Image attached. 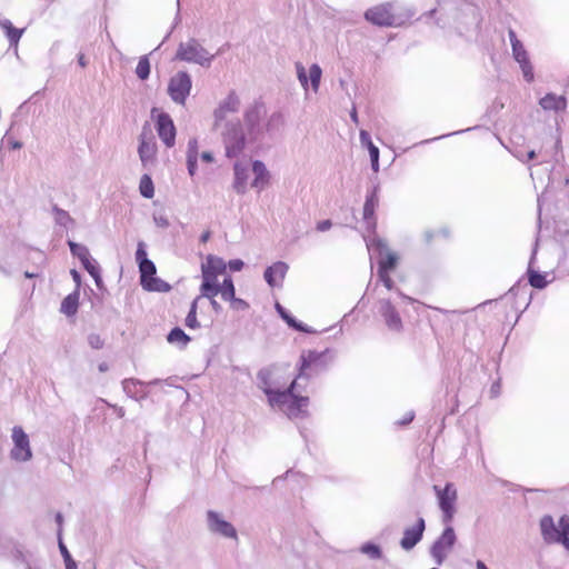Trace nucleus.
<instances>
[{"label": "nucleus", "instance_id": "obj_24", "mask_svg": "<svg viewBox=\"0 0 569 569\" xmlns=\"http://www.w3.org/2000/svg\"><path fill=\"white\" fill-rule=\"evenodd\" d=\"M79 292L74 291L68 295L61 302L60 311L68 317H72L78 312Z\"/></svg>", "mask_w": 569, "mask_h": 569}, {"label": "nucleus", "instance_id": "obj_31", "mask_svg": "<svg viewBox=\"0 0 569 569\" xmlns=\"http://www.w3.org/2000/svg\"><path fill=\"white\" fill-rule=\"evenodd\" d=\"M139 190L144 198L151 199L154 196V187L150 176L143 174L141 177Z\"/></svg>", "mask_w": 569, "mask_h": 569}, {"label": "nucleus", "instance_id": "obj_33", "mask_svg": "<svg viewBox=\"0 0 569 569\" xmlns=\"http://www.w3.org/2000/svg\"><path fill=\"white\" fill-rule=\"evenodd\" d=\"M33 260L37 261L36 263V270L34 271H29V270H26L24 271V277L26 278H37L39 277L40 274V269L42 268V266L44 264V261H46V257L43 254V252L41 251H34L33 252Z\"/></svg>", "mask_w": 569, "mask_h": 569}, {"label": "nucleus", "instance_id": "obj_54", "mask_svg": "<svg viewBox=\"0 0 569 569\" xmlns=\"http://www.w3.org/2000/svg\"><path fill=\"white\" fill-rule=\"evenodd\" d=\"M477 569H488V568H487V566L481 560H478L477 561Z\"/></svg>", "mask_w": 569, "mask_h": 569}, {"label": "nucleus", "instance_id": "obj_28", "mask_svg": "<svg viewBox=\"0 0 569 569\" xmlns=\"http://www.w3.org/2000/svg\"><path fill=\"white\" fill-rule=\"evenodd\" d=\"M378 196L376 192H372L370 196L367 197L365 206H363V219L366 220H373L375 219V212L378 207Z\"/></svg>", "mask_w": 569, "mask_h": 569}, {"label": "nucleus", "instance_id": "obj_5", "mask_svg": "<svg viewBox=\"0 0 569 569\" xmlns=\"http://www.w3.org/2000/svg\"><path fill=\"white\" fill-rule=\"evenodd\" d=\"M329 349L323 351L306 350L301 353L300 375H311L325 370L331 362Z\"/></svg>", "mask_w": 569, "mask_h": 569}, {"label": "nucleus", "instance_id": "obj_20", "mask_svg": "<svg viewBox=\"0 0 569 569\" xmlns=\"http://www.w3.org/2000/svg\"><path fill=\"white\" fill-rule=\"evenodd\" d=\"M287 270L288 266L282 261H278L266 269L264 279L269 286L274 287L284 278Z\"/></svg>", "mask_w": 569, "mask_h": 569}, {"label": "nucleus", "instance_id": "obj_44", "mask_svg": "<svg viewBox=\"0 0 569 569\" xmlns=\"http://www.w3.org/2000/svg\"><path fill=\"white\" fill-rule=\"evenodd\" d=\"M136 260H137L138 264H140L142 260H149L147 258V252H146L143 242L138 243V248L136 251Z\"/></svg>", "mask_w": 569, "mask_h": 569}, {"label": "nucleus", "instance_id": "obj_11", "mask_svg": "<svg viewBox=\"0 0 569 569\" xmlns=\"http://www.w3.org/2000/svg\"><path fill=\"white\" fill-rule=\"evenodd\" d=\"M13 448L11 449V458L17 461H28L32 457L29 437L21 427L12 429Z\"/></svg>", "mask_w": 569, "mask_h": 569}, {"label": "nucleus", "instance_id": "obj_50", "mask_svg": "<svg viewBox=\"0 0 569 569\" xmlns=\"http://www.w3.org/2000/svg\"><path fill=\"white\" fill-rule=\"evenodd\" d=\"M78 61H79V64L84 68L87 66V60H86V57L84 54H80L79 58H78Z\"/></svg>", "mask_w": 569, "mask_h": 569}, {"label": "nucleus", "instance_id": "obj_56", "mask_svg": "<svg viewBox=\"0 0 569 569\" xmlns=\"http://www.w3.org/2000/svg\"><path fill=\"white\" fill-rule=\"evenodd\" d=\"M106 369H107V366H104V365H101V366H100V370H101V371H104Z\"/></svg>", "mask_w": 569, "mask_h": 569}, {"label": "nucleus", "instance_id": "obj_51", "mask_svg": "<svg viewBox=\"0 0 569 569\" xmlns=\"http://www.w3.org/2000/svg\"><path fill=\"white\" fill-rule=\"evenodd\" d=\"M10 147L12 149H20L22 147V143L19 141H12V142H10Z\"/></svg>", "mask_w": 569, "mask_h": 569}, {"label": "nucleus", "instance_id": "obj_8", "mask_svg": "<svg viewBox=\"0 0 569 569\" xmlns=\"http://www.w3.org/2000/svg\"><path fill=\"white\" fill-rule=\"evenodd\" d=\"M190 90L191 78L184 71H179L169 81L168 93L176 103L184 104Z\"/></svg>", "mask_w": 569, "mask_h": 569}, {"label": "nucleus", "instance_id": "obj_16", "mask_svg": "<svg viewBox=\"0 0 569 569\" xmlns=\"http://www.w3.org/2000/svg\"><path fill=\"white\" fill-rule=\"evenodd\" d=\"M425 531V520L419 518L417 523L412 528H408L403 532V537L400 541V546L405 550L412 549L422 538Z\"/></svg>", "mask_w": 569, "mask_h": 569}, {"label": "nucleus", "instance_id": "obj_43", "mask_svg": "<svg viewBox=\"0 0 569 569\" xmlns=\"http://www.w3.org/2000/svg\"><path fill=\"white\" fill-rule=\"evenodd\" d=\"M296 68H297V74H298V79H299L300 83L302 84V87L305 89H307V87H308V78H307V74H306L305 67L301 63H297Z\"/></svg>", "mask_w": 569, "mask_h": 569}, {"label": "nucleus", "instance_id": "obj_32", "mask_svg": "<svg viewBox=\"0 0 569 569\" xmlns=\"http://www.w3.org/2000/svg\"><path fill=\"white\" fill-rule=\"evenodd\" d=\"M168 341L170 343H178L181 346H186L190 341V337L187 336L182 329L173 328L168 335Z\"/></svg>", "mask_w": 569, "mask_h": 569}, {"label": "nucleus", "instance_id": "obj_39", "mask_svg": "<svg viewBox=\"0 0 569 569\" xmlns=\"http://www.w3.org/2000/svg\"><path fill=\"white\" fill-rule=\"evenodd\" d=\"M361 551L368 555L372 559H378L381 557V550L377 545L373 543H365L361 547Z\"/></svg>", "mask_w": 569, "mask_h": 569}, {"label": "nucleus", "instance_id": "obj_29", "mask_svg": "<svg viewBox=\"0 0 569 569\" xmlns=\"http://www.w3.org/2000/svg\"><path fill=\"white\" fill-rule=\"evenodd\" d=\"M528 281L537 289H543L548 284L547 274L532 269L528 270Z\"/></svg>", "mask_w": 569, "mask_h": 569}, {"label": "nucleus", "instance_id": "obj_35", "mask_svg": "<svg viewBox=\"0 0 569 569\" xmlns=\"http://www.w3.org/2000/svg\"><path fill=\"white\" fill-rule=\"evenodd\" d=\"M69 247H70L71 253L73 256L78 257L81 262L83 260H87V258L90 256L88 248L82 244H78L76 242L69 241Z\"/></svg>", "mask_w": 569, "mask_h": 569}, {"label": "nucleus", "instance_id": "obj_22", "mask_svg": "<svg viewBox=\"0 0 569 569\" xmlns=\"http://www.w3.org/2000/svg\"><path fill=\"white\" fill-rule=\"evenodd\" d=\"M539 104L543 110L559 111L563 110L567 106L566 98L563 96H557L555 93H548L540 99Z\"/></svg>", "mask_w": 569, "mask_h": 569}, {"label": "nucleus", "instance_id": "obj_1", "mask_svg": "<svg viewBox=\"0 0 569 569\" xmlns=\"http://www.w3.org/2000/svg\"><path fill=\"white\" fill-rule=\"evenodd\" d=\"M201 274L200 298H212L218 295L222 299L233 298V280L227 274V264L223 259L208 254L201 264Z\"/></svg>", "mask_w": 569, "mask_h": 569}, {"label": "nucleus", "instance_id": "obj_41", "mask_svg": "<svg viewBox=\"0 0 569 569\" xmlns=\"http://www.w3.org/2000/svg\"><path fill=\"white\" fill-rule=\"evenodd\" d=\"M88 343L92 349H102L104 340L99 333H90L88 336Z\"/></svg>", "mask_w": 569, "mask_h": 569}, {"label": "nucleus", "instance_id": "obj_10", "mask_svg": "<svg viewBox=\"0 0 569 569\" xmlns=\"http://www.w3.org/2000/svg\"><path fill=\"white\" fill-rule=\"evenodd\" d=\"M365 18L380 27H391L395 24L397 16L391 3H381L368 9Z\"/></svg>", "mask_w": 569, "mask_h": 569}, {"label": "nucleus", "instance_id": "obj_18", "mask_svg": "<svg viewBox=\"0 0 569 569\" xmlns=\"http://www.w3.org/2000/svg\"><path fill=\"white\" fill-rule=\"evenodd\" d=\"M140 160L143 164L152 162L157 156V143L153 138L147 137L146 133L140 136V144L138 148Z\"/></svg>", "mask_w": 569, "mask_h": 569}, {"label": "nucleus", "instance_id": "obj_38", "mask_svg": "<svg viewBox=\"0 0 569 569\" xmlns=\"http://www.w3.org/2000/svg\"><path fill=\"white\" fill-rule=\"evenodd\" d=\"M321 69L318 64H312L309 69V76L311 80V86L315 91L319 89L320 80H321Z\"/></svg>", "mask_w": 569, "mask_h": 569}, {"label": "nucleus", "instance_id": "obj_45", "mask_svg": "<svg viewBox=\"0 0 569 569\" xmlns=\"http://www.w3.org/2000/svg\"><path fill=\"white\" fill-rule=\"evenodd\" d=\"M331 226H332L331 220H329V219L322 220L317 223V230L320 232H323V231L329 230L331 228Z\"/></svg>", "mask_w": 569, "mask_h": 569}, {"label": "nucleus", "instance_id": "obj_3", "mask_svg": "<svg viewBox=\"0 0 569 569\" xmlns=\"http://www.w3.org/2000/svg\"><path fill=\"white\" fill-rule=\"evenodd\" d=\"M541 535L548 543H561L569 551V517L562 516L558 526L551 516H545L540 520Z\"/></svg>", "mask_w": 569, "mask_h": 569}, {"label": "nucleus", "instance_id": "obj_4", "mask_svg": "<svg viewBox=\"0 0 569 569\" xmlns=\"http://www.w3.org/2000/svg\"><path fill=\"white\" fill-rule=\"evenodd\" d=\"M150 113L159 139L167 148H173L176 144L177 128L171 116L157 107H153Z\"/></svg>", "mask_w": 569, "mask_h": 569}, {"label": "nucleus", "instance_id": "obj_15", "mask_svg": "<svg viewBox=\"0 0 569 569\" xmlns=\"http://www.w3.org/2000/svg\"><path fill=\"white\" fill-rule=\"evenodd\" d=\"M246 139L241 129H231L226 138V152L229 158L237 157L244 148Z\"/></svg>", "mask_w": 569, "mask_h": 569}, {"label": "nucleus", "instance_id": "obj_34", "mask_svg": "<svg viewBox=\"0 0 569 569\" xmlns=\"http://www.w3.org/2000/svg\"><path fill=\"white\" fill-rule=\"evenodd\" d=\"M199 299H200V297H197L192 301L189 313L186 317V326L189 327L190 329H196L199 327V322L197 319V309H198Z\"/></svg>", "mask_w": 569, "mask_h": 569}, {"label": "nucleus", "instance_id": "obj_55", "mask_svg": "<svg viewBox=\"0 0 569 569\" xmlns=\"http://www.w3.org/2000/svg\"><path fill=\"white\" fill-rule=\"evenodd\" d=\"M535 158H536V153H535V151H529V152H528V160H532V159H535Z\"/></svg>", "mask_w": 569, "mask_h": 569}, {"label": "nucleus", "instance_id": "obj_21", "mask_svg": "<svg viewBox=\"0 0 569 569\" xmlns=\"http://www.w3.org/2000/svg\"><path fill=\"white\" fill-rule=\"evenodd\" d=\"M252 171L254 173L252 187L259 190L266 188L269 183L270 176L263 162L259 160L253 161Z\"/></svg>", "mask_w": 569, "mask_h": 569}, {"label": "nucleus", "instance_id": "obj_13", "mask_svg": "<svg viewBox=\"0 0 569 569\" xmlns=\"http://www.w3.org/2000/svg\"><path fill=\"white\" fill-rule=\"evenodd\" d=\"M207 518H208L209 529L211 531L220 533L227 538L237 539V531H236L234 527L230 522L221 519L217 512L208 511Z\"/></svg>", "mask_w": 569, "mask_h": 569}, {"label": "nucleus", "instance_id": "obj_37", "mask_svg": "<svg viewBox=\"0 0 569 569\" xmlns=\"http://www.w3.org/2000/svg\"><path fill=\"white\" fill-rule=\"evenodd\" d=\"M136 73L137 76L141 79V80H144L149 77L150 74V63H149V60L147 58H141L137 64V68H136Z\"/></svg>", "mask_w": 569, "mask_h": 569}, {"label": "nucleus", "instance_id": "obj_49", "mask_svg": "<svg viewBox=\"0 0 569 569\" xmlns=\"http://www.w3.org/2000/svg\"><path fill=\"white\" fill-rule=\"evenodd\" d=\"M210 300V303L212 306V308L214 310H219L220 309V305L216 301V297H212V298H208Z\"/></svg>", "mask_w": 569, "mask_h": 569}, {"label": "nucleus", "instance_id": "obj_14", "mask_svg": "<svg viewBox=\"0 0 569 569\" xmlns=\"http://www.w3.org/2000/svg\"><path fill=\"white\" fill-rule=\"evenodd\" d=\"M379 311L390 330L400 331L402 329L401 317L389 300H382L380 302Z\"/></svg>", "mask_w": 569, "mask_h": 569}, {"label": "nucleus", "instance_id": "obj_47", "mask_svg": "<svg viewBox=\"0 0 569 569\" xmlns=\"http://www.w3.org/2000/svg\"><path fill=\"white\" fill-rule=\"evenodd\" d=\"M521 69L523 71V74L527 78V80H529V81L532 80L533 74H532V67H531V64L529 63V68L521 67Z\"/></svg>", "mask_w": 569, "mask_h": 569}, {"label": "nucleus", "instance_id": "obj_19", "mask_svg": "<svg viewBox=\"0 0 569 569\" xmlns=\"http://www.w3.org/2000/svg\"><path fill=\"white\" fill-rule=\"evenodd\" d=\"M508 34L511 42L515 59L519 62L521 67L529 68V58L523 44L517 38V34L512 29H509Z\"/></svg>", "mask_w": 569, "mask_h": 569}, {"label": "nucleus", "instance_id": "obj_26", "mask_svg": "<svg viewBox=\"0 0 569 569\" xmlns=\"http://www.w3.org/2000/svg\"><path fill=\"white\" fill-rule=\"evenodd\" d=\"M0 27L4 31L10 44L17 47L23 29H17L8 19L0 20Z\"/></svg>", "mask_w": 569, "mask_h": 569}, {"label": "nucleus", "instance_id": "obj_7", "mask_svg": "<svg viewBox=\"0 0 569 569\" xmlns=\"http://www.w3.org/2000/svg\"><path fill=\"white\" fill-rule=\"evenodd\" d=\"M457 537L451 526H448L441 536L431 546L430 552L437 565H441L451 552Z\"/></svg>", "mask_w": 569, "mask_h": 569}, {"label": "nucleus", "instance_id": "obj_42", "mask_svg": "<svg viewBox=\"0 0 569 569\" xmlns=\"http://www.w3.org/2000/svg\"><path fill=\"white\" fill-rule=\"evenodd\" d=\"M223 300L229 301L231 308L234 310H246L249 308V303L247 301L240 298H236V292L233 293V298Z\"/></svg>", "mask_w": 569, "mask_h": 569}, {"label": "nucleus", "instance_id": "obj_27", "mask_svg": "<svg viewBox=\"0 0 569 569\" xmlns=\"http://www.w3.org/2000/svg\"><path fill=\"white\" fill-rule=\"evenodd\" d=\"M197 158H198V143L196 140L189 141L187 162H188V171H189L190 176H194V173H196Z\"/></svg>", "mask_w": 569, "mask_h": 569}, {"label": "nucleus", "instance_id": "obj_9", "mask_svg": "<svg viewBox=\"0 0 569 569\" xmlns=\"http://www.w3.org/2000/svg\"><path fill=\"white\" fill-rule=\"evenodd\" d=\"M176 58L181 61L202 64L209 60L208 51L194 39L180 43Z\"/></svg>", "mask_w": 569, "mask_h": 569}, {"label": "nucleus", "instance_id": "obj_53", "mask_svg": "<svg viewBox=\"0 0 569 569\" xmlns=\"http://www.w3.org/2000/svg\"><path fill=\"white\" fill-rule=\"evenodd\" d=\"M209 238H210V231H206V232L201 236V241H202V242H207Z\"/></svg>", "mask_w": 569, "mask_h": 569}, {"label": "nucleus", "instance_id": "obj_6", "mask_svg": "<svg viewBox=\"0 0 569 569\" xmlns=\"http://www.w3.org/2000/svg\"><path fill=\"white\" fill-rule=\"evenodd\" d=\"M433 489L437 493L439 507L442 511V521L448 525L452 521L456 512L455 505L458 498L457 490L452 483H447L443 489L435 486Z\"/></svg>", "mask_w": 569, "mask_h": 569}, {"label": "nucleus", "instance_id": "obj_23", "mask_svg": "<svg viewBox=\"0 0 569 569\" xmlns=\"http://www.w3.org/2000/svg\"><path fill=\"white\" fill-rule=\"evenodd\" d=\"M360 139L363 144L368 147L370 160H371V167L373 172L379 171V149L376 147L372 141L370 140L369 134L366 131L360 132Z\"/></svg>", "mask_w": 569, "mask_h": 569}, {"label": "nucleus", "instance_id": "obj_30", "mask_svg": "<svg viewBox=\"0 0 569 569\" xmlns=\"http://www.w3.org/2000/svg\"><path fill=\"white\" fill-rule=\"evenodd\" d=\"M81 263L83 268L87 270V272L94 279L97 286H99L101 281L100 269L96 260L92 259L91 254L87 258V260H83Z\"/></svg>", "mask_w": 569, "mask_h": 569}, {"label": "nucleus", "instance_id": "obj_46", "mask_svg": "<svg viewBox=\"0 0 569 569\" xmlns=\"http://www.w3.org/2000/svg\"><path fill=\"white\" fill-rule=\"evenodd\" d=\"M229 267L233 271H240L242 269V267H243V262L241 260H239V259L231 260L229 262Z\"/></svg>", "mask_w": 569, "mask_h": 569}, {"label": "nucleus", "instance_id": "obj_2", "mask_svg": "<svg viewBox=\"0 0 569 569\" xmlns=\"http://www.w3.org/2000/svg\"><path fill=\"white\" fill-rule=\"evenodd\" d=\"M270 375L271 372L261 375L263 380V391L268 396L270 405L279 406L290 418L298 417L308 407L309 398L296 392V380H292L287 390L273 389L267 381V376Z\"/></svg>", "mask_w": 569, "mask_h": 569}, {"label": "nucleus", "instance_id": "obj_12", "mask_svg": "<svg viewBox=\"0 0 569 569\" xmlns=\"http://www.w3.org/2000/svg\"><path fill=\"white\" fill-rule=\"evenodd\" d=\"M398 264V256L395 252H386L381 254L378 262V276L387 289H392L393 280L390 272L396 269Z\"/></svg>", "mask_w": 569, "mask_h": 569}, {"label": "nucleus", "instance_id": "obj_40", "mask_svg": "<svg viewBox=\"0 0 569 569\" xmlns=\"http://www.w3.org/2000/svg\"><path fill=\"white\" fill-rule=\"evenodd\" d=\"M60 551L64 560L66 569H78L76 561L72 559L69 553L67 547L63 543H60Z\"/></svg>", "mask_w": 569, "mask_h": 569}, {"label": "nucleus", "instance_id": "obj_25", "mask_svg": "<svg viewBox=\"0 0 569 569\" xmlns=\"http://www.w3.org/2000/svg\"><path fill=\"white\" fill-rule=\"evenodd\" d=\"M248 181V169L246 166L237 162L234 164V183L233 187L237 192L242 193L246 190Z\"/></svg>", "mask_w": 569, "mask_h": 569}, {"label": "nucleus", "instance_id": "obj_17", "mask_svg": "<svg viewBox=\"0 0 569 569\" xmlns=\"http://www.w3.org/2000/svg\"><path fill=\"white\" fill-rule=\"evenodd\" d=\"M141 286L149 291L158 290L156 274V266L151 260H142L139 264Z\"/></svg>", "mask_w": 569, "mask_h": 569}, {"label": "nucleus", "instance_id": "obj_52", "mask_svg": "<svg viewBox=\"0 0 569 569\" xmlns=\"http://www.w3.org/2000/svg\"><path fill=\"white\" fill-rule=\"evenodd\" d=\"M351 119L357 123L358 122V114L356 108L351 111Z\"/></svg>", "mask_w": 569, "mask_h": 569}, {"label": "nucleus", "instance_id": "obj_36", "mask_svg": "<svg viewBox=\"0 0 569 569\" xmlns=\"http://www.w3.org/2000/svg\"><path fill=\"white\" fill-rule=\"evenodd\" d=\"M281 316L282 318L286 320V322L295 328L296 330L298 331H301V332H307V333H311V332H315L312 329H310L308 326L303 325L302 322H298L293 317L284 313L281 311Z\"/></svg>", "mask_w": 569, "mask_h": 569}, {"label": "nucleus", "instance_id": "obj_48", "mask_svg": "<svg viewBox=\"0 0 569 569\" xmlns=\"http://www.w3.org/2000/svg\"><path fill=\"white\" fill-rule=\"evenodd\" d=\"M201 159L206 162H211L213 160V157L210 152H202Z\"/></svg>", "mask_w": 569, "mask_h": 569}]
</instances>
